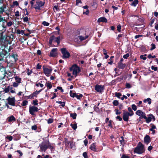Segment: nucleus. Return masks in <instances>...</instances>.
I'll use <instances>...</instances> for the list:
<instances>
[{
  "label": "nucleus",
  "instance_id": "nucleus-26",
  "mask_svg": "<svg viewBox=\"0 0 158 158\" xmlns=\"http://www.w3.org/2000/svg\"><path fill=\"white\" fill-rule=\"evenodd\" d=\"M156 128V126L152 124L151 128L150 130L152 131V134H154L155 133V131L154 129H155Z\"/></svg>",
  "mask_w": 158,
  "mask_h": 158
},
{
  "label": "nucleus",
  "instance_id": "nucleus-62",
  "mask_svg": "<svg viewBox=\"0 0 158 158\" xmlns=\"http://www.w3.org/2000/svg\"><path fill=\"white\" fill-rule=\"evenodd\" d=\"M6 139H8L10 141H11L13 139V137L11 136H7Z\"/></svg>",
  "mask_w": 158,
  "mask_h": 158
},
{
  "label": "nucleus",
  "instance_id": "nucleus-57",
  "mask_svg": "<svg viewBox=\"0 0 158 158\" xmlns=\"http://www.w3.org/2000/svg\"><path fill=\"white\" fill-rule=\"evenodd\" d=\"M151 68L152 69L154 70L155 71H156L157 69V68L156 67L154 66H152Z\"/></svg>",
  "mask_w": 158,
  "mask_h": 158
},
{
  "label": "nucleus",
  "instance_id": "nucleus-52",
  "mask_svg": "<svg viewBox=\"0 0 158 158\" xmlns=\"http://www.w3.org/2000/svg\"><path fill=\"white\" fill-rule=\"evenodd\" d=\"M3 21H6L5 19L2 17L0 15V22Z\"/></svg>",
  "mask_w": 158,
  "mask_h": 158
},
{
  "label": "nucleus",
  "instance_id": "nucleus-38",
  "mask_svg": "<svg viewBox=\"0 0 158 158\" xmlns=\"http://www.w3.org/2000/svg\"><path fill=\"white\" fill-rule=\"evenodd\" d=\"M17 32L18 34H21L22 35H23L24 34V31L23 30H21L20 31L19 30H18L17 31Z\"/></svg>",
  "mask_w": 158,
  "mask_h": 158
},
{
  "label": "nucleus",
  "instance_id": "nucleus-22",
  "mask_svg": "<svg viewBox=\"0 0 158 158\" xmlns=\"http://www.w3.org/2000/svg\"><path fill=\"white\" fill-rule=\"evenodd\" d=\"M98 22H107V19L104 17H102L99 18L98 20Z\"/></svg>",
  "mask_w": 158,
  "mask_h": 158
},
{
  "label": "nucleus",
  "instance_id": "nucleus-51",
  "mask_svg": "<svg viewBox=\"0 0 158 158\" xmlns=\"http://www.w3.org/2000/svg\"><path fill=\"white\" fill-rule=\"evenodd\" d=\"M148 57L149 58H154L156 57V56L155 55L153 56H152L151 54H150L148 55Z\"/></svg>",
  "mask_w": 158,
  "mask_h": 158
},
{
  "label": "nucleus",
  "instance_id": "nucleus-50",
  "mask_svg": "<svg viewBox=\"0 0 158 158\" xmlns=\"http://www.w3.org/2000/svg\"><path fill=\"white\" fill-rule=\"evenodd\" d=\"M129 56V53H127L125 55H124L123 56V58L124 59H127V58Z\"/></svg>",
  "mask_w": 158,
  "mask_h": 158
},
{
  "label": "nucleus",
  "instance_id": "nucleus-6",
  "mask_svg": "<svg viewBox=\"0 0 158 158\" xmlns=\"http://www.w3.org/2000/svg\"><path fill=\"white\" fill-rule=\"evenodd\" d=\"M60 36L56 37L54 35H52L49 38V43L52 44L53 41L56 42L59 44L60 43Z\"/></svg>",
  "mask_w": 158,
  "mask_h": 158
},
{
  "label": "nucleus",
  "instance_id": "nucleus-43",
  "mask_svg": "<svg viewBox=\"0 0 158 158\" xmlns=\"http://www.w3.org/2000/svg\"><path fill=\"white\" fill-rule=\"evenodd\" d=\"M113 103L114 105L117 106L118 105V101L115 100L113 102Z\"/></svg>",
  "mask_w": 158,
  "mask_h": 158
},
{
  "label": "nucleus",
  "instance_id": "nucleus-17",
  "mask_svg": "<svg viewBox=\"0 0 158 158\" xmlns=\"http://www.w3.org/2000/svg\"><path fill=\"white\" fill-rule=\"evenodd\" d=\"M103 89V87L102 85H97L95 87V90L97 92L101 93Z\"/></svg>",
  "mask_w": 158,
  "mask_h": 158
},
{
  "label": "nucleus",
  "instance_id": "nucleus-63",
  "mask_svg": "<svg viewBox=\"0 0 158 158\" xmlns=\"http://www.w3.org/2000/svg\"><path fill=\"white\" fill-rule=\"evenodd\" d=\"M6 74H7V75H8L9 76H12V74L10 72H9L8 73L6 72Z\"/></svg>",
  "mask_w": 158,
  "mask_h": 158
},
{
  "label": "nucleus",
  "instance_id": "nucleus-4",
  "mask_svg": "<svg viewBox=\"0 0 158 158\" xmlns=\"http://www.w3.org/2000/svg\"><path fill=\"white\" fill-rule=\"evenodd\" d=\"M70 71H73V74L75 75V77L77 76V74L80 71V69L78 67L77 65L74 64L70 68Z\"/></svg>",
  "mask_w": 158,
  "mask_h": 158
},
{
  "label": "nucleus",
  "instance_id": "nucleus-64",
  "mask_svg": "<svg viewBox=\"0 0 158 158\" xmlns=\"http://www.w3.org/2000/svg\"><path fill=\"white\" fill-rule=\"evenodd\" d=\"M121 158H130V157L128 156L123 155L122 156Z\"/></svg>",
  "mask_w": 158,
  "mask_h": 158
},
{
  "label": "nucleus",
  "instance_id": "nucleus-39",
  "mask_svg": "<svg viewBox=\"0 0 158 158\" xmlns=\"http://www.w3.org/2000/svg\"><path fill=\"white\" fill-rule=\"evenodd\" d=\"M76 93H73L72 91H70V96L72 97H75V95H76Z\"/></svg>",
  "mask_w": 158,
  "mask_h": 158
},
{
  "label": "nucleus",
  "instance_id": "nucleus-7",
  "mask_svg": "<svg viewBox=\"0 0 158 158\" xmlns=\"http://www.w3.org/2000/svg\"><path fill=\"white\" fill-rule=\"evenodd\" d=\"M6 69L2 66H0V80L4 78L6 76Z\"/></svg>",
  "mask_w": 158,
  "mask_h": 158
},
{
  "label": "nucleus",
  "instance_id": "nucleus-35",
  "mask_svg": "<svg viewBox=\"0 0 158 158\" xmlns=\"http://www.w3.org/2000/svg\"><path fill=\"white\" fill-rule=\"evenodd\" d=\"M82 95L81 94H79V95H78L76 94L75 97H76L77 99H79L82 97Z\"/></svg>",
  "mask_w": 158,
  "mask_h": 158
},
{
  "label": "nucleus",
  "instance_id": "nucleus-14",
  "mask_svg": "<svg viewBox=\"0 0 158 158\" xmlns=\"http://www.w3.org/2000/svg\"><path fill=\"white\" fill-rule=\"evenodd\" d=\"M75 144V142L73 141H67L66 142V146L69 145L70 148L74 150L76 149Z\"/></svg>",
  "mask_w": 158,
  "mask_h": 158
},
{
  "label": "nucleus",
  "instance_id": "nucleus-48",
  "mask_svg": "<svg viewBox=\"0 0 158 158\" xmlns=\"http://www.w3.org/2000/svg\"><path fill=\"white\" fill-rule=\"evenodd\" d=\"M48 124L51 123L53 122V119L52 118H49L48 120Z\"/></svg>",
  "mask_w": 158,
  "mask_h": 158
},
{
  "label": "nucleus",
  "instance_id": "nucleus-40",
  "mask_svg": "<svg viewBox=\"0 0 158 158\" xmlns=\"http://www.w3.org/2000/svg\"><path fill=\"white\" fill-rule=\"evenodd\" d=\"M122 95L121 93H119L116 92L115 93V96L117 97L118 98H120V97Z\"/></svg>",
  "mask_w": 158,
  "mask_h": 158
},
{
  "label": "nucleus",
  "instance_id": "nucleus-23",
  "mask_svg": "<svg viewBox=\"0 0 158 158\" xmlns=\"http://www.w3.org/2000/svg\"><path fill=\"white\" fill-rule=\"evenodd\" d=\"M125 67V64L121 62H119L118 63V67L120 69H123Z\"/></svg>",
  "mask_w": 158,
  "mask_h": 158
},
{
  "label": "nucleus",
  "instance_id": "nucleus-10",
  "mask_svg": "<svg viewBox=\"0 0 158 158\" xmlns=\"http://www.w3.org/2000/svg\"><path fill=\"white\" fill-rule=\"evenodd\" d=\"M6 100L8 101V104L12 106H15V99L14 97H9Z\"/></svg>",
  "mask_w": 158,
  "mask_h": 158
},
{
  "label": "nucleus",
  "instance_id": "nucleus-46",
  "mask_svg": "<svg viewBox=\"0 0 158 158\" xmlns=\"http://www.w3.org/2000/svg\"><path fill=\"white\" fill-rule=\"evenodd\" d=\"M37 102L38 101L37 100H34L33 101L32 104L35 106L37 105L38 104Z\"/></svg>",
  "mask_w": 158,
  "mask_h": 158
},
{
  "label": "nucleus",
  "instance_id": "nucleus-30",
  "mask_svg": "<svg viewBox=\"0 0 158 158\" xmlns=\"http://www.w3.org/2000/svg\"><path fill=\"white\" fill-rule=\"evenodd\" d=\"M128 111L129 112V113H130V116H132L134 114V113L133 111L131 109V107H128Z\"/></svg>",
  "mask_w": 158,
  "mask_h": 158
},
{
  "label": "nucleus",
  "instance_id": "nucleus-20",
  "mask_svg": "<svg viewBox=\"0 0 158 158\" xmlns=\"http://www.w3.org/2000/svg\"><path fill=\"white\" fill-rule=\"evenodd\" d=\"M12 87L11 86L9 85L7 87H6L4 89V90L3 91H4V92L5 93H8L9 92L10 89H12Z\"/></svg>",
  "mask_w": 158,
  "mask_h": 158
},
{
  "label": "nucleus",
  "instance_id": "nucleus-37",
  "mask_svg": "<svg viewBox=\"0 0 158 158\" xmlns=\"http://www.w3.org/2000/svg\"><path fill=\"white\" fill-rule=\"evenodd\" d=\"M4 94L5 93L3 91H0V99H1L4 96Z\"/></svg>",
  "mask_w": 158,
  "mask_h": 158
},
{
  "label": "nucleus",
  "instance_id": "nucleus-18",
  "mask_svg": "<svg viewBox=\"0 0 158 158\" xmlns=\"http://www.w3.org/2000/svg\"><path fill=\"white\" fill-rule=\"evenodd\" d=\"M52 70L51 69H48V68H44V72L47 76H48Z\"/></svg>",
  "mask_w": 158,
  "mask_h": 158
},
{
  "label": "nucleus",
  "instance_id": "nucleus-3",
  "mask_svg": "<svg viewBox=\"0 0 158 158\" xmlns=\"http://www.w3.org/2000/svg\"><path fill=\"white\" fill-rule=\"evenodd\" d=\"M48 148V143L46 141L43 142L40 145V151L41 152H45Z\"/></svg>",
  "mask_w": 158,
  "mask_h": 158
},
{
  "label": "nucleus",
  "instance_id": "nucleus-19",
  "mask_svg": "<svg viewBox=\"0 0 158 158\" xmlns=\"http://www.w3.org/2000/svg\"><path fill=\"white\" fill-rule=\"evenodd\" d=\"M144 142L147 144L150 143L151 141L149 135H146L144 138Z\"/></svg>",
  "mask_w": 158,
  "mask_h": 158
},
{
  "label": "nucleus",
  "instance_id": "nucleus-34",
  "mask_svg": "<svg viewBox=\"0 0 158 158\" xmlns=\"http://www.w3.org/2000/svg\"><path fill=\"white\" fill-rule=\"evenodd\" d=\"M77 116V114L75 113H71L70 114V116L73 118L74 119H75L76 118Z\"/></svg>",
  "mask_w": 158,
  "mask_h": 158
},
{
  "label": "nucleus",
  "instance_id": "nucleus-54",
  "mask_svg": "<svg viewBox=\"0 0 158 158\" xmlns=\"http://www.w3.org/2000/svg\"><path fill=\"white\" fill-rule=\"evenodd\" d=\"M83 155L84 157V158H88V156H87V153L86 152H84L83 154Z\"/></svg>",
  "mask_w": 158,
  "mask_h": 158
},
{
  "label": "nucleus",
  "instance_id": "nucleus-15",
  "mask_svg": "<svg viewBox=\"0 0 158 158\" xmlns=\"http://www.w3.org/2000/svg\"><path fill=\"white\" fill-rule=\"evenodd\" d=\"M58 49L57 48H53L52 49L50 52L49 56L52 57H55L57 55V51Z\"/></svg>",
  "mask_w": 158,
  "mask_h": 158
},
{
  "label": "nucleus",
  "instance_id": "nucleus-44",
  "mask_svg": "<svg viewBox=\"0 0 158 158\" xmlns=\"http://www.w3.org/2000/svg\"><path fill=\"white\" fill-rule=\"evenodd\" d=\"M132 109L134 110L135 111L136 110L137 107L134 104H133L131 106Z\"/></svg>",
  "mask_w": 158,
  "mask_h": 158
},
{
  "label": "nucleus",
  "instance_id": "nucleus-55",
  "mask_svg": "<svg viewBox=\"0 0 158 158\" xmlns=\"http://www.w3.org/2000/svg\"><path fill=\"white\" fill-rule=\"evenodd\" d=\"M50 148L52 151L54 150V147L53 146H51L50 144H48V148Z\"/></svg>",
  "mask_w": 158,
  "mask_h": 158
},
{
  "label": "nucleus",
  "instance_id": "nucleus-27",
  "mask_svg": "<svg viewBox=\"0 0 158 158\" xmlns=\"http://www.w3.org/2000/svg\"><path fill=\"white\" fill-rule=\"evenodd\" d=\"M15 78L16 80V82H17L18 83H21V79L19 77L16 76L15 77Z\"/></svg>",
  "mask_w": 158,
  "mask_h": 158
},
{
  "label": "nucleus",
  "instance_id": "nucleus-59",
  "mask_svg": "<svg viewBox=\"0 0 158 158\" xmlns=\"http://www.w3.org/2000/svg\"><path fill=\"white\" fill-rule=\"evenodd\" d=\"M13 24V23L11 21H10L7 23V25L8 27L11 26Z\"/></svg>",
  "mask_w": 158,
  "mask_h": 158
},
{
  "label": "nucleus",
  "instance_id": "nucleus-33",
  "mask_svg": "<svg viewBox=\"0 0 158 158\" xmlns=\"http://www.w3.org/2000/svg\"><path fill=\"white\" fill-rule=\"evenodd\" d=\"M46 86L49 89H51L52 87V85L50 82H47L46 83Z\"/></svg>",
  "mask_w": 158,
  "mask_h": 158
},
{
  "label": "nucleus",
  "instance_id": "nucleus-42",
  "mask_svg": "<svg viewBox=\"0 0 158 158\" xmlns=\"http://www.w3.org/2000/svg\"><path fill=\"white\" fill-rule=\"evenodd\" d=\"M42 24L44 26H48L49 25V23L46 21H44L42 23Z\"/></svg>",
  "mask_w": 158,
  "mask_h": 158
},
{
  "label": "nucleus",
  "instance_id": "nucleus-58",
  "mask_svg": "<svg viewBox=\"0 0 158 158\" xmlns=\"http://www.w3.org/2000/svg\"><path fill=\"white\" fill-rule=\"evenodd\" d=\"M89 12V10H87L86 11H85L83 12V14L84 15H88Z\"/></svg>",
  "mask_w": 158,
  "mask_h": 158
},
{
  "label": "nucleus",
  "instance_id": "nucleus-36",
  "mask_svg": "<svg viewBox=\"0 0 158 158\" xmlns=\"http://www.w3.org/2000/svg\"><path fill=\"white\" fill-rule=\"evenodd\" d=\"M71 126L72 128L74 129V130H76L77 128V125L76 123L75 124H71Z\"/></svg>",
  "mask_w": 158,
  "mask_h": 158
},
{
  "label": "nucleus",
  "instance_id": "nucleus-32",
  "mask_svg": "<svg viewBox=\"0 0 158 158\" xmlns=\"http://www.w3.org/2000/svg\"><path fill=\"white\" fill-rule=\"evenodd\" d=\"M103 51L104 52V54L105 56V58L106 59H107L108 58L109 56L107 54L106 51L105 49H103Z\"/></svg>",
  "mask_w": 158,
  "mask_h": 158
},
{
  "label": "nucleus",
  "instance_id": "nucleus-53",
  "mask_svg": "<svg viewBox=\"0 0 158 158\" xmlns=\"http://www.w3.org/2000/svg\"><path fill=\"white\" fill-rule=\"evenodd\" d=\"M36 85L37 87H38L40 85V87L42 88L44 86V85L43 84H41L40 83L36 84Z\"/></svg>",
  "mask_w": 158,
  "mask_h": 158
},
{
  "label": "nucleus",
  "instance_id": "nucleus-31",
  "mask_svg": "<svg viewBox=\"0 0 158 158\" xmlns=\"http://www.w3.org/2000/svg\"><path fill=\"white\" fill-rule=\"evenodd\" d=\"M148 102V103L149 104H150L151 103V99L150 98H148L147 99H145L143 100V102Z\"/></svg>",
  "mask_w": 158,
  "mask_h": 158
},
{
  "label": "nucleus",
  "instance_id": "nucleus-29",
  "mask_svg": "<svg viewBox=\"0 0 158 158\" xmlns=\"http://www.w3.org/2000/svg\"><path fill=\"white\" fill-rule=\"evenodd\" d=\"M135 16L138 18L137 21L139 23V24H143V20L142 19L139 18L137 16Z\"/></svg>",
  "mask_w": 158,
  "mask_h": 158
},
{
  "label": "nucleus",
  "instance_id": "nucleus-13",
  "mask_svg": "<svg viewBox=\"0 0 158 158\" xmlns=\"http://www.w3.org/2000/svg\"><path fill=\"white\" fill-rule=\"evenodd\" d=\"M136 114L144 119L147 118L145 114L140 110H137L136 112Z\"/></svg>",
  "mask_w": 158,
  "mask_h": 158
},
{
  "label": "nucleus",
  "instance_id": "nucleus-61",
  "mask_svg": "<svg viewBox=\"0 0 158 158\" xmlns=\"http://www.w3.org/2000/svg\"><path fill=\"white\" fill-rule=\"evenodd\" d=\"M23 20L24 22H27L28 21V19L27 17H25L23 18Z\"/></svg>",
  "mask_w": 158,
  "mask_h": 158
},
{
  "label": "nucleus",
  "instance_id": "nucleus-11",
  "mask_svg": "<svg viewBox=\"0 0 158 158\" xmlns=\"http://www.w3.org/2000/svg\"><path fill=\"white\" fill-rule=\"evenodd\" d=\"M36 4L35 5V8L36 9L40 10V7L44 6V2H42L41 1H36Z\"/></svg>",
  "mask_w": 158,
  "mask_h": 158
},
{
  "label": "nucleus",
  "instance_id": "nucleus-41",
  "mask_svg": "<svg viewBox=\"0 0 158 158\" xmlns=\"http://www.w3.org/2000/svg\"><path fill=\"white\" fill-rule=\"evenodd\" d=\"M27 103L28 102L27 101L25 100L23 102L22 105L23 106H26L27 104Z\"/></svg>",
  "mask_w": 158,
  "mask_h": 158
},
{
  "label": "nucleus",
  "instance_id": "nucleus-5",
  "mask_svg": "<svg viewBox=\"0 0 158 158\" xmlns=\"http://www.w3.org/2000/svg\"><path fill=\"white\" fill-rule=\"evenodd\" d=\"M61 51L63 55L62 57L64 59H66L69 58L70 56V54L69 52L66 50V49L65 48H61Z\"/></svg>",
  "mask_w": 158,
  "mask_h": 158
},
{
  "label": "nucleus",
  "instance_id": "nucleus-24",
  "mask_svg": "<svg viewBox=\"0 0 158 158\" xmlns=\"http://www.w3.org/2000/svg\"><path fill=\"white\" fill-rule=\"evenodd\" d=\"M78 37L80 40L81 41L85 40L88 37V36L87 35L86 36H84L82 35H79Z\"/></svg>",
  "mask_w": 158,
  "mask_h": 158
},
{
  "label": "nucleus",
  "instance_id": "nucleus-21",
  "mask_svg": "<svg viewBox=\"0 0 158 158\" xmlns=\"http://www.w3.org/2000/svg\"><path fill=\"white\" fill-rule=\"evenodd\" d=\"M7 120L8 122H11L13 121H15L16 120V119L13 115H11L7 118Z\"/></svg>",
  "mask_w": 158,
  "mask_h": 158
},
{
  "label": "nucleus",
  "instance_id": "nucleus-16",
  "mask_svg": "<svg viewBox=\"0 0 158 158\" xmlns=\"http://www.w3.org/2000/svg\"><path fill=\"white\" fill-rule=\"evenodd\" d=\"M152 118L153 119V121L155 120V118L154 116L152 114H150L149 115L148 118L147 117L146 119H144L146 120V121L147 123H149L152 120Z\"/></svg>",
  "mask_w": 158,
  "mask_h": 158
},
{
  "label": "nucleus",
  "instance_id": "nucleus-9",
  "mask_svg": "<svg viewBox=\"0 0 158 158\" xmlns=\"http://www.w3.org/2000/svg\"><path fill=\"white\" fill-rule=\"evenodd\" d=\"M123 119L125 121H128V120L129 116H130V113L125 110H123Z\"/></svg>",
  "mask_w": 158,
  "mask_h": 158
},
{
  "label": "nucleus",
  "instance_id": "nucleus-56",
  "mask_svg": "<svg viewBox=\"0 0 158 158\" xmlns=\"http://www.w3.org/2000/svg\"><path fill=\"white\" fill-rule=\"evenodd\" d=\"M7 66L9 67H12L13 64H11L10 62H7Z\"/></svg>",
  "mask_w": 158,
  "mask_h": 158
},
{
  "label": "nucleus",
  "instance_id": "nucleus-12",
  "mask_svg": "<svg viewBox=\"0 0 158 158\" xmlns=\"http://www.w3.org/2000/svg\"><path fill=\"white\" fill-rule=\"evenodd\" d=\"M135 24L138 26V27L135 28V30L137 31H141L144 27L143 24H139V23L138 21H136Z\"/></svg>",
  "mask_w": 158,
  "mask_h": 158
},
{
  "label": "nucleus",
  "instance_id": "nucleus-60",
  "mask_svg": "<svg viewBox=\"0 0 158 158\" xmlns=\"http://www.w3.org/2000/svg\"><path fill=\"white\" fill-rule=\"evenodd\" d=\"M31 129L32 130H35L37 129V126L36 125H34L31 127Z\"/></svg>",
  "mask_w": 158,
  "mask_h": 158
},
{
  "label": "nucleus",
  "instance_id": "nucleus-49",
  "mask_svg": "<svg viewBox=\"0 0 158 158\" xmlns=\"http://www.w3.org/2000/svg\"><path fill=\"white\" fill-rule=\"evenodd\" d=\"M19 85V83L17 82H13V86L14 87H17Z\"/></svg>",
  "mask_w": 158,
  "mask_h": 158
},
{
  "label": "nucleus",
  "instance_id": "nucleus-8",
  "mask_svg": "<svg viewBox=\"0 0 158 158\" xmlns=\"http://www.w3.org/2000/svg\"><path fill=\"white\" fill-rule=\"evenodd\" d=\"M38 109L37 107L34 106H30L29 108L30 113L32 115H35V113L37 112L38 111Z\"/></svg>",
  "mask_w": 158,
  "mask_h": 158
},
{
  "label": "nucleus",
  "instance_id": "nucleus-28",
  "mask_svg": "<svg viewBox=\"0 0 158 158\" xmlns=\"http://www.w3.org/2000/svg\"><path fill=\"white\" fill-rule=\"evenodd\" d=\"M138 3V0H134L133 2L131 4V5L135 6Z\"/></svg>",
  "mask_w": 158,
  "mask_h": 158
},
{
  "label": "nucleus",
  "instance_id": "nucleus-1",
  "mask_svg": "<svg viewBox=\"0 0 158 158\" xmlns=\"http://www.w3.org/2000/svg\"><path fill=\"white\" fill-rule=\"evenodd\" d=\"M144 148L143 145L141 142H139L138 145L135 148L134 152L139 154H142L144 152Z\"/></svg>",
  "mask_w": 158,
  "mask_h": 158
},
{
  "label": "nucleus",
  "instance_id": "nucleus-47",
  "mask_svg": "<svg viewBox=\"0 0 158 158\" xmlns=\"http://www.w3.org/2000/svg\"><path fill=\"white\" fill-rule=\"evenodd\" d=\"M117 30L119 32H120L121 31V26L120 25H118L117 27Z\"/></svg>",
  "mask_w": 158,
  "mask_h": 158
},
{
  "label": "nucleus",
  "instance_id": "nucleus-45",
  "mask_svg": "<svg viewBox=\"0 0 158 158\" xmlns=\"http://www.w3.org/2000/svg\"><path fill=\"white\" fill-rule=\"evenodd\" d=\"M151 46H152V48H151V49L150 50H152L153 49H154L155 48H156V46H155V45L154 44H151Z\"/></svg>",
  "mask_w": 158,
  "mask_h": 158
},
{
  "label": "nucleus",
  "instance_id": "nucleus-2",
  "mask_svg": "<svg viewBox=\"0 0 158 158\" xmlns=\"http://www.w3.org/2000/svg\"><path fill=\"white\" fill-rule=\"evenodd\" d=\"M17 60V55L16 54H13L11 55H10L7 57L5 62L15 64Z\"/></svg>",
  "mask_w": 158,
  "mask_h": 158
},
{
  "label": "nucleus",
  "instance_id": "nucleus-25",
  "mask_svg": "<svg viewBox=\"0 0 158 158\" xmlns=\"http://www.w3.org/2000/svg\"><path fill=\"white\" fill-rule=\"evenodd\" d=\"M96 146H95V143H93V144H92L91 145V146L90 148L91 150H92L93 151H96Z\"/></svg>",
  "mask_w": 158,
  "mask_h": 158
}]
</instances>
